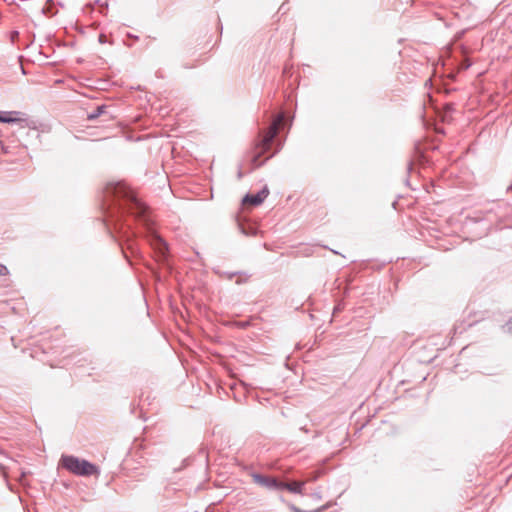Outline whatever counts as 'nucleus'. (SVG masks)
I'll return each mask as SVG.
<instances>
[{
	"instance_id": "0eeeda50",
	"label": "nucleus",
	"mask_w": 512,
	"mask_h": 512,
	"mask_svg": "<svg viewBox=\"0 0 512 512\" xmlns=\"http://www.w3.org/2000/svg\"><path fill=\"white\" fill-rule=\"evenodd\" d=\"M20 114L18 111H0V122L14 123L20 121L17 117Z\"/></svg>"
},
{
	"instance_id": "7ed1b4c3",
	"label": "nucleus",
	"mask_w": 512,
	"mask_h": 512,
	"mask_svg": "<svg viewBox=\"0 0 512 512\" xmlns=\"http://www.w3.org/2000/svg\"><path fill=\"white\" fill-rule=\"evenodd\" d=\"M60 463L63 468L77 476H90L99 473L96 465L72 455H63Z\"/></svg>"
},
{
	"instance_id": "6ab92c4d",
	"label": "nucleus",
	"mask_w": 512,
	"mask_h": 512,
	"mask_svg": "<svg viewBox=\"0 0 512 512\" xmlns=\"http://www.w3.org/2000/svg\"><path fill=\"white\" fill-rule=\"evenodd\" d=\"M270 158H272V155L267 156L266 160H269Z\"/></svg>"
},
{
	"instance_id": "9d476101",
	"label": "nucleus",
	"mask_w": 512,
	"mask_h": 512,
	"mask_svg": "<svg viewBox=\"0 0 512 512\" xmlns=\"http://www.w3.org/2000/svg\"><path fill=\"white\" fill-rule=\"evenodd\" d=\"M504 328L506 329V331H507V332H509V333H511V334H512V320H509V321L505 324Z\"/></svg>"
},
{
	"instance_id": "ddd939ff",
	"label": "nucleus",
	"mask_w": 512,
	"mask_h": 512,
	"mask_svg": "<svg viewBox=\"0 0 512 512\" xmlns=\"http://www.w3.org/2000/svg\"><path fill=\"white\" fill-rule=\"evenodd\" d=\"M153 238L155 241H157L159 244L161 245H164V242L162 241V239L156 235H153Z\"/></svg>"
},
{
	"instance_id": "2eb2a0df",
	"label": "nucleus",
	"mask_w": 512,
	"mask_h": 512,
	"mask_svg": "<svg viewBox=\"0 0 512 512\" xmlns=\"http://www.w3.org/2000/svg\"><path fill=\"white\" fill-rule=\"evenodd\" d=\"M291 509L294 511V512H303L302 510H300L299 508L295 507V506H292Z\"/></svg>"
},
{
	"instance_id": "f03ea898",
	"label": "nucleus",
	"mask_w": 512,
	"mask_h": 512,
	"mask_svg": "<svg viewBox=\"0 0 512 512\" xmlns=\"http://www.w3.org/2000/svg\"><path fill=\"white\" fill-rule=\"evenodd\" d=\"M283 121H284V114L281 113L274 119V121L270 125L268 131L263 136V138L260 140L259 144L257 145L258 150L252 156V164H253L254 168L260 167L264 163V161L259 162L258 160L263 153L267 152L270 149V146H271L274 138L278 134L279 128L282 125Z\"/></svg>"
},
{
	"instance_id": "20e7f679",
	"label": "nucleus",
	"mask_w": 512,
	"mask_h": 512,
	"mask_svg": "<svg viewBox=\"0 0 512 512\" xmlns=\"http://www.w3.org/2000/svg\"><path fill=\"white\" fill-rule=\"evenodd\" d=\"M254 482L270 490H280V481L274 477L255 473L252 475Z\"/></svg>"
},
{
	"instance_id": "aec40b11",
	"label": "nucleus",
	"mask_w": 512,
	"mask_h": 512,
	"mask_svg": "<svg viewBox=\"0 0 512 512\" xmlns=\"http://www.w3.org/2000/svg\"><path fill=\"white\" fill-rule=\"evenodd\" d=\"M270 158H272V155L267 156L266 160H269Z\"/></svg>"
},
{
	"instance_id": "1a4fd4ad",
	"label": "nucleus",
	"mask_w": 512,
	"mask_h": 512,
	"mask_svg": "<svg viewBox=\"0 0 512 512\" xmlns=\"http://www.w3.org/2000/svg\"><path fill=\"white\" fill-rule=\"evenodd\" d=\"M8 274V269L5 265L0 264V276H5Z\"/></svg>"
},
{
	"instance_id": "4468645a",
	"label": "nucleus",
	"mask_w": 512,
	"mask_h": 512,
	"mask_svg": "<svg viewBox=\"0 0 512 512\" xmlns=\"http://www.w3.org/2000/svg\"><path fill=\"white\" fill-rule=\"evenodd\" d=\"M318 478V475L315 474L314 476H311V478H309L307 481H316Z\"/></svg>"
},
{
	"instance_id": "9b49d317",
	"label": "nucleus",
	"mask_w": 512,
	"mask_h": 512,
	"mask_svg": "<svg viewBox=\"0 0 512 512\" xmlns=\"http://www.w3.org/2000/svg\"><path fill=\"white\" fill-rule=\"evenodd\" d=\"M98 40H99V43H101V44H104L107 42L106 36L104 34H100Z\"/></svg>"
},
{
	"instance_id": "39448f33",
	"label": "nucleus",
	"mask_w": 512,
	"mask_h": 512,
	"mask_svg": "<svg viewBox=\"0 0 512 512\" xmlns=\"http://www.w3.org/2000/svg\"><path fill=\"white\" fill-rule=\"evenodd\" d=\"M268 194H269V191H268L267 187H264L262 190H260L256 194H247L243 199V203L257 206V205L261 204L266 199Z\"/></svg>"
},
{
	"instance_id": "dca6fc26",
	"label": "nucleus",
	"mask_w": 512,
	"mask_h": 512,
	"mask_svg": "<svg viewBox=\"0 0 512 512\" xmlns=\"http://www.w3.org/2000/svg\"><path fill=\"white\" fill-rule=\"evenodd\" d=\"M312 496H313L314 498H316V499H320V498H321V496H320V494H319V493H313V494H312Z\"/></svg>"
},
{
	"instance_id": "a211bd4d",
	"label": "nucleus",
	"mask_w": 512,
	"mask_h": 512,
	"mask_svg": "<svg viewBox=\"0 0 512 512\" xmlns=\"http://www.w3.org/2000/svg\"><path fill=\"white\" fill-rule=\"evenodd\" d=\"M270 158H272V155L267 156L266 160H269Z\"/></svg>"
},
{
	"instance_id": "f257e3e1",
	"label": "nucleus",
	"mask_w": 512,
	"mask_h": 512,
	"mask_svg": "<svg viewBox=\"0 0 512 512\" xmlns=\"http://www.w3.org/2000/svg\"><path fill=\"white\" fill-rule=\"evenodd\" d=\"M105 198H112L118 203V211H125L150 226V218L146 206L138 200L133 191L124 182L108 183L105 187Z\"/></svg>"
},
{
	"instance_id": "f3484780",
	"label": "nucleus",
	"mask_w": 512,
	"mask_h": 512,
	"mask_svg": "<svg viewBox=\"0 0 512 512\" xmlns=\"http://www.w3.org/2000/svg\"><path fill=\"white\" fill-rule=\"evenodd\" d=\"M118 225V218L115 219V223H114V226L117 227Z\"/></svg>"
},
{
	"instance_id": "423d86ee",
	"label": "nucleus",
	"mask_w": 512,
	"mask_h": 512,
	"mask_svg": "<svg viewBox=\"0 0 512 512\" xmlns=\"http://www.w3.org/2000/svg\"><path fill=\"white\" fill-rule=\"evenodd\" d=\"M305 483L306 482L304 481H293L290 483L280 481V490L286 489L294 494H303V487Z\"/></svg>"
},
{
	"instance_id": "f8f14e48",
	"label": "nucleus",
	"mask_w": 512,
	"mask_h": 512,
	"mask_svg": "<svg viewBox=\"0 0 512 512\" xmlns=\"http://www.w3.org/2000/svg\"><path fill=\"white\" fill-rule=\"evenodd\" d=\"M113 213H114V212H109V213L107 214V216H106V221H107V222L112 221V220L114 221L115 216H114V214H113Z\"/></svg>"
},
{
	"instance_id": "6e6552de",
	"label": "nucleus",
	"mask_w": 512,
	"mask_h": 512,
	"mask_svg": "<svg viewBox=\"0 0 512 512\" xmlns=\"http://www.w3.org/2000/svg\"><path fill=\"white\" fill-rule=\"evenodd\" d=\"M104 109H105L104 106H98L94 112H92L91 114L88 115V119L89 120L96 119L98 116H100L103 113Z\"/></svg>"
}]
</instances>
